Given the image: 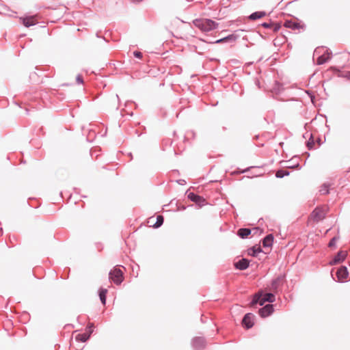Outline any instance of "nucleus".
Wrapping results in <instances>:
<instances>
[{
	"mask_svg": "<svg viewBox=\"0 0 350 350\" xmlns=\"http://www.w3.org/2000/svg\"><path fill=\"white\" fill-rule=\"evenodd\" d=\"M107 293V289H101L99 293V297L103 304H105L106 302V294Z\"/></svg>",
	"mask_w": 350,
	"mask_h": 350,
	"instance_id": "nucleus-24",
	"label": "nucleus"
},
{
	"mask_svg": "<svg viewBox=\"0 0 350 350\" xmlns=\"http://www.w3.org/2000/svg\"><path fill=\"white\" fill-rule=\"evenodd\" d=\"M320 191L323 193V194H327L328 193V189L327 188V187L325 185H324L320 190Z\"/></svg>",
	"mask_w": 350,
	"mask_h": 350,
	"instance_id": "nucleus-28",
	"label": "nucleus"
},
{
	"mask_svg": "<svg viewBox=\"0 0 350 350\" xmlns=\"http://www.w3.org/2000/svg\"><path fill=\"white\" fill-rule=\"evenodd\" d=\"M264 301H267L269 303H273L275 301V295L271 293H267L263 295Z\"/></svg>",
	"mask_w": 350,
	"mask_h": 350,
	"instance_id": "nucleus-20",
	"label": "nucleus"
},
{
	"mask_svg": "<svg viewBox=\"0 0 350 350\" xmlns=\"http://www.w3.org/2000/svg\"><path fill=\"white\" fill-rule=\"evenodd\" d=\"M133 54H134V56L137 57V58H141L142 57V54L139 51H135L133 53Z\"/></svg>",
	"mask_w": 350,
	"mask_h": 350,
	"instance_id": "nucleus-29",
	"label": "nucleus"
},
{
	"mask_svg": "<svg viewBox=\"0 0 350 350\" xmlns=\"http://www.w3.org/2000/svg\"><path fill=\"white\" fill-rule=\"evenodd\" d=\"M142 0H132L133 2H140Z\"/></svg>",
	"mask_w": 350,
	"mask_h": 350,
	"instance_id": "nucleus-33",
	"label": "nucleus"
},
{
	"mask_svg": "<svg viewBox=\"0 0 350 350\" xmlns=\"http://www.w3.org/2000/svg\"><path fill=\"white\" fill-rule=\"evenodd\" d=\"M255 316L252 313L246 314L242 321L243 325L247 328L250 329L254 325V320Z\"/></svg>",
	"mask_w": 350,
	"mask_h": 350,
	"instance_id": "nucleus-4",
	"label": "nucleus"
},
{
	"mask_svg": "<svg viewBox=\"0 0 350 350\" xmlns=\"http://www.w3.org/2000/svg\"><path fill=\"white\" fill-rule=\"evenodd\" d=\"M188 198L193 202L201 206L204 202V200L200 196H198L193 193H189Z\"/></svg>",
	"mask_w": 350,
	"mask_h": 350,
	"instance_id": "nucleus-15",
	"label": "nucleus"
},
{
	"mask_svg": "<svg viewBox=\"0 0 350 350\" xmlns=\"http://www.w3.org/2000/svg\"><path fill=\"white\" fill-rule=\"evenodd\" d=\"M196 27L200 29L202 31H208L215 27L216 24L214 21L209 19H196L193 21Z\"/></svg>",
	"mask_w": 350,
	"mask_h": 350,
	"instance_id": "nucleus-1",
	"label": "nucleus"
},
{
	"mask_svg": "<svg viewBox=\"0 0 350 350\" xmlns=\"http://www.w3.org/2000/svg\"><path fill=\"white\" fill-rule=\"evenodd\" d=\"M89 338V335L87 334L85 332L83 334H78L75 337L76 340L80 342H85L88 340Z\"/></svg>",
	"mask_w": 350,
	"mask_h": 350,
	"instance_id": "nucleus-21",
	"label": "nucleus"
},
{
	"mask_svg": "<svg viewBox=\"0 0 350 350\" xmlns=\"http://www.w3.org/2000/svg\"><path fill=\"white\" fill-rule=\"evenodd\" d=\"M284 25L285 27L291 29L293 30H299L302 27V26L300 25L299 22L293 19L286 20L284 22Z\"/></svg>",
	"mask_w": 350,
	"mask_h": 350,
	"instance_id": "nucleus-6",
	"label": "nucleus"
},
{
	"mask_svg": "<svg viewBox=\"0 0 350 350\" xmlns=\"http://www.w3.org/2000/svg\"><path fill=\"white\" fill-rule=\"evenodd\" d=\"M283 278L281 276L277 277L273 279L271 282V286L269 288L270 291H273L274 293L278 292V290L280 286L282 284Z\"/></svg>",
	"mask_w": 350,
	"mask_h": 350,
	"instance_id": "nucleus-8",
	"label": "nucleus"
},
{
	"mask_svg": "<svg viewBox=\"0 0 350 350\" xmlns=\"http://www.w3.org/2000/svg\"><path fill=\"white\" fill-rule=\"evenodd\" d=\"M336 275L339 280L346 279L349 275L347 268L345 266L340 267L336 272Z\"/></svg>",
	"mask_w": 350,
	"mask_h": 350,
	"instance_id": "nucleus-12",
	"label": "nucleus"
},
{
	"mask_svg": "<svg viewBox=\"0 0 350 350\" xmlns=\"http://www.w3.org/2000/svg\"><path fill=\"white\" fill-rule=\"evenodd\" d=\"M311 216L314 221L318 222L324 219L325 212L322 208H317L313 211Z\"/></svg>",
	"mask_w": 350,
	"mask_h": 350,
	"instance_id": "nucleus-3",
	"label": "nucleus"
},
{
	"mask_svg": "<svg viewBox=\"0 0 350 350\" xmlns=\"http://www.w3.org/2000/svg\"><path fill=\"white\" fill-rule=\"evenodd\" d=\"M21 20L23 21V24L26 27L34 25L38 23V21L35 16H29L26 18H21Z\"/></svg>",
	"mask_w": 350,
	"mask_h": 350,
	"instance_id": "nucleus-10",
	"label": "nucleus"
},
{
	"mask_svg": "<svg viewBox=\"0 0 350 350\" xmlns=\"http://www.w3.org/2000/svg\"><path fill=\"white\" fill-rule=\"evenodd\" d=\"M332 53L328 51L326 53H323L317 57V64L318 65H322L327 62L331 58Z\"/></svg>",
	"mask_w": 350,
	"mask_h": 350,
	"instance_id": "nucleus-13",
	"label": "nucleus"
},
{
	"mask_svg": "<svg viewBox=\"0 0 350 350\" xmlns=\"http://www.w3.org/2000/svg\"><path fill=\"white\" fill-rule=\"evenodd\" d=\"M93 332V325L92 324H90L86 328L85 333L90 336L91 334Z\"/></svg>",
	"mask_w": 350,
	"mask_h": 350,
	"instance_id": "nucleus-27",
	"label": "nucleus"
},
{
	"mask_svg": "<svg viewBox=\"0 0 350 350\" xmlns=\"http://www.w3.org/2000/svg\"><path fill=\"white\" fill-rule=\"evenodd\" d=\"M254 232V229L250 228H240L237 231V234L241 239H246L247 237Z\"/></svg>",
	"mask_w": 350,
	"mask_h": 350,
	"instance_id": "nucleus-14",
	"label": "nucleus"
},
{
	"mask_svg": "<svg viewBox=\"0 0 350 350\" xmlns=\"http://www.w3.org/2000/svg\"><path fill=\"white\" fill-rule=\"evenodd\" d=\"M237 39V36L235 34H230L228 36H225L220 38V43L223 42H231L234 43Z\"/></svg>",
	"mask_w": 350,
	"mask_h": 350,
	"instance_id": "nucleus-17",
	"label": "nucleus"
},
{
	"mask_svg": "<svg viewBox=\"0 0 350 350\" xmlns=\"http://www.w3.org/2000/svg\"><path fill=\"white\" fill-rule=\"evenodd\" d=\"M109 279L116 284H120L124 280L122 271L119 268L115 267L109 272Z\"/></svg>",
	"mask_w": 350,
	"mask_h": 350,
	"instance_id": "nucleus-2",
	"label": "nucleus"
},
{
	"mask_svg": "<svg viewBox=\"0 0 350 350\" xmlns=\"http://www.w3.org/2000/svg\"><path fill=\"white\" fill-rule=\"evenodd\" d=\"M265 302L266 301H264L262 291H258L254 295L251 305L254 306L258 304L260 306H262Z\"/></svg>",
	"mask_w": 350,
	"mask_h": 350,
	"instance_id": "nucleus-7",
	"label": "nucleus"
},
{
	"mask_svg": "<svg viewBox=\"0 0 350 350\" xmlns=\"http://www.w3.org/2000/svg\"><path fill=\"white\" fill-rule=\"evenodd\" d=\"M273 241V237L272 234L267 235L262 241V244L264 247H270L272 245Z\"/></svg>",
	"mask_w": 350,
	"mask_h": 350,
	"instance_id": "nucleus-18",
	"label": "nucleus"
},
{
	"mask_svg": "<svg viewBox=\"0 0 350 350\" xmlns=\"http://www.w3.org/2000/svg\"><path fill=\"white\" fill-rule=\"evenodd\" d=\"M77 81L78 83H83V79H82V77H81L80 75L77 76Z\"/></svg>",
	"mask_w": 350,
	"mask_h": 350,
	"instance_id": "nucleus-30",
	"label": "nucleus"
},
{
	"mask_svg": "<svg viewBox=\"0 0 350 350\" xmlns=\"http://www.w3.org/2000/svg\"><path fill=\"white\" fill-rule=\"evenodd\" d=\"M163 217L162 215H158L157 217V221L153 225V227L158 228V227L161 226L163 224Z\"/></svg>",
	"mask_w": 350,
	"mask_h": 350,
	"instance_id": "nucleus-25",
	"label": "nucleus"
},
{
	"mask_svg": "<svg viewBox=\"0 0 350 350\" xmlns=\"http://www.w3.org/2000/svg\"><path fill=\"white\" fill-rule=\"evenodd\" d=\"M307 146L309 149L312 148V146H313V142H308Z\"/></svg>",
	"mask_w": 350,
	"mask_h": 350,
	"instance_id": "nucleus-32",
	"label": "nucleus"
},
{
	"mask_svg": "<svg viewBox=\"0 0 350 350\" xmlns=\"http://www.w3.org/2000/svg\"><path fill=\"white\" fill-rule=\"evenodd\" d=\"M273 312V306L271 304H267L258 310L259 315L262 317H267L271 314Z\"/></svg>",
	"mask_w": 350,
	"mask_h": 350,
	"instance_id": "nucleus-5",
	"label": "nucleus"
},
{
	"mask_svg": "<svg viewBox=\"0 0 350 350\" xmlns=\"http://www.w3.org/2000/svg\"><path fill=\"white\" fill-rule=\"evenodd\" d=\"M290 172L284 170H279L275 173V176L279 178H282L286 176H288Z\"/></svg>",
	"mask_w": 350,
	"mask_h": 350,
	"instance_id": "nucleus-22",
	"label": "nucleus"
},
{
	"mask_svg": "<svg viewBox=\"0 0 350 350\" xmlns=\"http://www.w3.org/2000/svg\"><path fill=\"white\" fill-rule=\"evenodd\" d=\"M250 262L246 258H242L234 263V266L237 269L245 270L249 267Z\"/></svg>",
	"mask_w": 350,
	"mask_h": 350,
	"instance_id": "nucleus-11",
	"label": "nucleus"
},
{
	"mask_svg": "<svg viewBox=\"0 0 350 350\" xmlns=\"http://www.w3.org/2000/svg\"><path fill=\"white\" fill-rule=\"evenodd\" d=\"M266 15L265 12H255L250 15L249 18L252 21H255L258 18H261Z\"/></svg>",
	"mask_w": 350,
	"mask_h": 350,
	"instance_id": "nucleus-19",
	"label": "nucleus"
},
{
	"mask_svg": "<svg viewBox=\"0 0 350 350\" xmlns=\"http://www.w3.org/2000/svg\"><path fill=\"white\" fill-rule=\"evenodd\" d=\"M271 24L270 23H264L262 24V26L265 27V28H269L271 27Z\"/></svg>",
	"mask_w": 350,
	"mask_h": 350,
	"instance_id": "nucleus-31",
	"label": "nucleus"
},
{
	"mask_svg": "<svg viewBox=\"0 0 350 350\" xmlns=\"http://www.w3.org/2000/svg\"><path fill=\"white\" fill-rule=\"evenodd\" d=\"M347 254H348V253L347 251H342V250L339 251L338 252V254L336 255V256L334 257V258L331 262V264L336 265V264H338V263L343 261L346 258Z\"/></svg>",
	"mask_w": 350,
	"mask_h": 350,
	"instance_id": "nucleus-9",
	"label": "nucleus"
},
{
	"mask_svg": "<svg viewBox=\"0 0 350 350\" xmlns=\"http://www.w3.org/2000/svg\"><path fill=\"white\" fill-rule=\"evenodd\" d=\"M328 51H329V50L326 47H324V46L317 47L315 49V50L314 51L313 57H318L319 56L321 55L323 53H326Z\"/></svg>",
	"mask_w": 350,
	"mask_h": 350,
	"instance_id": "nucleus-16",
	"label": "nucleus"
},
{
	"mask_svg": "<svg viewBox=\"0 0 350 350\" xmlns=\"http://www.w3.org/2000/svg\"><path fill=\"white\" fill-rule=\"evenodd\" d=\"M261 249L260 247H253L248 250V254L251 256H256L260 252H261Z\"/></svg>",
	"mask_w": 350,
	"mask_h": 350,
	"instance_id": "nucleus-23",
	"label": "nucleus"
},
{
	"mask_svg": "<svg viewBox=\"0 0 350 350\" xmlns=\"http://www.w3.org/2000/svg\"><path fill=\"white\" fill-rule=\"evenodd\" d=\"M338 239H339V237H333V238L330 240V241H329V244H328V246H329V247H332L335 246L336 243V241H337V240H338Z\"/></svg>",
	"mask_w": 350,
	"mask_h": 350,
	"instance_id": "nucleus-26",
	"label": "nucleus"
}]
</instances>
